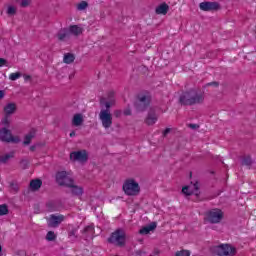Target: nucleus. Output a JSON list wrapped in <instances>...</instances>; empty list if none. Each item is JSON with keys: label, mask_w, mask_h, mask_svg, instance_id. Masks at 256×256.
Returning <instances> with one entry per match:
<instances>
[{"label": "nucleus", "mask_w": 256, "mask_h": 256, "mask_svg": "<svg viewBox=\"0 0 256 256\" xmlns=\"http://www.w3.org/2000/svg\"><path fill=\"white\" fill-rule=\"evenodd\" d=\"M205 101V94L195 89L183 92L179 97V103L184 106L202 105Z\"/></svg>", "instance_id": "nucleus-1"}, {"label": "nucleus", "mask_w": 256, "mask_h": 256, "mask_svg": "<svg viewBox=\"0 0 256 256\" xmlns=\"http://www.w3.org/2000/svg\"><path fill=\"white\" fill-rule=\"evenodd\" d=\"M122 189L128 197H137L141 193V187L135 179H127L124 181Z\"/></svg>", "instance_id": "nucleus-2"}, {"label": "nucleus", "mask_w": 256, "mask_h": 256, "mask_svg": "<svg viewBox=\"0 0 256 256\" xmlns=\"http://www.w3.org/2000/svg\"><path fill=\"white\" fill-rule=\"evenodd\" d=\"M212 253L218 256H235L237 255V248L230 244H221L212 247Z\"/></svg>", "instance_id": "nucleus-3"}, {"label": "nucleus", "mask_w": 256, "mask_h": 256, "mask_svg": "<svg viewBox=\"0 0 256 256\" xmlns=\"http://www.w3.org/2000/svg\"><path fill=\"white\" fill-rule=\"evenodd\" d=\"M108 243L116 245L117 247L125 246V232L121 229H117L108 238Z\"/></svg>", "instance_id": "nucleus-4"}, {"label": "nucleus", "mask_w": 256, "mask_h": 256, "mask_svg": "<svg viewBox=\"0 0 256 256\" xmlns=\"http://www.w3.org/2000/svg\"><path fill=\"white\" fill-rule=\"evenodd\" d=\"M151 103V94L149 92H143L138 94L136 108L138 111H145Z\"/></svg>", "instance_id": "nucleus-5"}, {"label": "nucleus", "mask_w": 256, "mask_h": 256, "mask_svg": "<svg viewBox=\"0 0 256 256\" xmlns=\"http://www.w3.org/2000/svg\"><path fill=\"white\" fill-rule=\"evenodd\" d=\"M223 211L219 208L211 209L206 213V221L208 223H212V225H215L217 223H221L223 221Z\"/></svg>", "instance_id": "nucleus-6"}, {"label": "nucleus", "mask_w": 256, "mask_h": 256, "mask_svg": "<svg viewBox=\"0 0 256 256\" xmlns=\"http://www.w3.org/2000/svg\"><path fill=\"white\" fill-rule=\"evenodd\" d=\"M99 119L104 129H110L113 126V114H111V110H100Z\"/></svg>", "instance_id": "nucleus-7"}, {"label": "nucleus", "mask_w": 256, "mask_h": 256, "mask_svg": "<svg viewBox=\"0 0 256 256\" xmlns=\"http://www.w3.org/2000/svg\"><path fill=\"white\" fill-rule=\"evenodd\" d=\"M56 182L60 187H71L75 181L69 176L67 171H61L56 174Z\"/></svg>", "instance_id": "nucleus-8"}, {"label": "nucleus", "mask_w": 256, "mask_h": 256, "mask_svg": "<svg viewBox=\"0 0 256 256\" xmlns=\"http://www.w3.org/2000/svg\"><path fill=\"white\" fill-rule=\"evenodd\" d=\"M0 141L3 143H19L21 139L18 136H13L11 130L2 128L0 129Z\"/></svg>", "instance_id": "nucleus-9"}, {"label": "nucleus", "mask_w": 256, "mask_h": 256, "mask_svg": "<svg viewBox=\"0 0 256 256\" xmlns=\"http://www.w3.org/2000/svg\"><path fill=\"white\" fill-rule=\"evenodd\" d=\"M63 221H65L64 215L51 214L50 217L47 219L48 227L56 229V227H59V225L63 223Z\"/></svg>", "instance_id": "nucleus-10"}, {"label": "nucleus", "mask_w": 256, "mask_h": 256, "mask_svg": "<svg viewBox=\"0 0 256 256\" xmlns=\"http://www.w3.org/2000/svg\"><path fill=\"white\" fill-rule=\"evenodd\" d=\"M70 159L72 161H79L80 163L87 162L89 156L87 155V150L74 151L70 153Z\"/></svg>", "instance_id": "nucleus-11"}, {"label": "nucleus", "mask_w": 256, "mask_h": 256, "mask_svg": "<svg viewBox=\"0 0 256 256\" xmlns=\"http://www.w3.org/2000/svg\"><path fill=\"white\" fill-rule=\"evenodd\" d=\"M182 193H184V195H187V196L199 195V183L196 182L192 185L184 186L182 188Z\"/></svg>", "instance_id": "nucleus-12"}, {"label": "nucleus", "mask_w": 256, "mask_h": 256, "mask_svg": "<svg viewBox=\"0 0 256 256\" xmlns=\"http://www.w3.org/2000/svg\"><path fill=\"white\" fill-rule=\"evenodd\" d=\"M199 7L201 11H217L220 8L217 2H201Z\"/></svg>", "instance_id": "nucleus-13"}, {"label": "nucleus", "mask_w": 256, "mask_h": 256, "mask_svg": "<svg viewBox=\"0 0 256 256\" xmlns=\"http://www.w3.org/2000/svg\"><path fill=\"white\" fill-rule=\"evenodd\" d=\"M157 113L155 112V109L151 108L148 112V115L145 119V123L148 125H155L157 123Z\"/></svg>", "instance_id": "nucleus-14"}, {"label": "nucleus", "mask_w": 256, "mask_h": 256, "mask_svg": "<svg viewBox=\"0 0 256 256\" xmlns=\"http://www.w3.org/2000/svg\"><path fill=\"white\" fill-rule=\"evenodd\" d=\"M68 32L70 35H73L74 37H79V35L83 34V27L79 25H70L68 27Z\"/></svg>", "instance_id": "nucleus-15"}, {"label": "nucleus", "mask_w": 256, "mask_h": 256, "mask_svg": "<svg viewBox=\"0 0 256 256\" xmlns=\"http://www.w3.org/2000/svg\"><path fill=\"white\" fill-rule=\"evenodd\" d=\"M157 229V222H152L148 226H145L139 230L140 235H149L151 231Z\"/></svg>", "instance_id": "nucleus-16"}, {"label": "nucleus", "mask_w": 256, "mask_h": 256, "mask_svg": "<svg viewBox=\"0 0 256 256\" xmlns=\"http://www.w3.org/2000/svg\"><path fill=\"white\" fill-rule=\"evenodd\" d=\"M56 37L58 41H65L66 39H69L71 37V35L69 34V29L68 28L60 29L56 34Z\"/></svg>", "instance_id": "nucleus-17"}, {"label": "nucleus", "mask_w": 256, "mask_h": 256, "mask_svg": "<svg viewBox=\"0 0 256 256\" xmlns=\"http://www.w3.org/2000/svg\"><path fill=\"white\" fill-rule=\"evenodd\" d=\"M70 189L72 195L75 197H81L83 195V187L75 185V182L68 187Z\"/></svg>", "instance_id": "nucleus-18"}, {"label": "nucleus", "mask_w": 256, "mask_h": 256, "mask_svg": "<svg viewBox=\"0 0 256 256\" xmlns=\"http://www.w3.org/2000/svg\"><path fill=\"white\" fill-rule=\"evenodd\" d=\"M93 233H95V227L93 225L86 226L83 230L84 239H93Z\"/></svg>", "instance_id": "nucleus-19"}, {"label": "nucleus", "mask_w": 256, "mask_h": 256, "mask_svg": "<svg viewBox=\"0 0 256 256\" xmlns=\"http://www.w3.org/2000/svg\"><path fill=\"white\" fill-rule=\"evenodd\" d=\"M156 15H167L169 13V5L167 3H162L155 10Z\"/></svg>", "instance_id": "nucleus-20"}, {"label": "nucleus", "mask_w": 256, "mask_h": 256, "mask_svg": "<svg viewBox=\"0 0 256 256\" xmlns=\"http://www.w3.org/2000/svg\"><path fill=\"white\" fill-rule=\"evenodd\" d=\"M15 111H17V105H15V103H8L4 107V113L8 117H11V115H13L15 113Z\"/></svg>", "instance_id": "nucleus-21"}, {"label": "nucleus", "mask_w": 256, "mask_h": 256, "mask_svg": "<svg viewBox=\"0 0 256 256\" xmlns=\"http://www.w3.org/2000/svg\"><path fill=\"white\" fill-rule=\"evenodd\" d=\"M85 120L83 119V114L81 113H78V114H75L72 118V125L74 127H81V125H83V122Z\"/></svg>", "instance_id": "nucleus-22"}, {"label": "nucleus", "mask_w": 256, "mask_h": 256, "mask_svg": "<svg viewBox=\"0 0 256 256\" xmlns=\"http://www.w3.org/2000/svg\"><path fill=\"white\" fill-rule=\"evenodd\" d=\"M41 185H43V181L39 179L32 180L30 182V189H32V191H39V189H41Z\"/></svg>", "instance_id": "nucleus-23"}, {"label": "nucleus", "mask_w": 256, "mask_h": 256, "mask_svg": "<svg viewBox=\"0 0 256 256\" xmlns=\"http://www.w3.org/2000/svg\"><path fill=\"white\" fill-rule=\"evenodd\" d=\"M35 138V129H32L24 138V145H29Z\"/></svg>", "instance_id": "nucleus-24"}, {"label": "nucleus", "mask_w": 256, "mask_h": 256, "mask_svg": "<svg viewBox=\"0 0 256 256\" xmlns=\"http://www.w3.org/2000/svg\"><path fill=\"white\" fill-rule=\"evenodd\" d=\"M13 157H15V152H10L4 156H0V163L5 165V163H8L9 159H13Z\"/></svg>", "instance_id": "nucleus-25"}, {"label": "nucleus", "mask_w": 256, "mask_h": 256, "mask_svg": "<svg viewBox=\"0 0 256 256\" xmlns=\"http://www.w3.org/2000/svg\"><path fill=\"white\" fill-rule=\"evenodd\" d=\"M63 61L67 65H71V63H73V61H75V55H73L71 53H67L64 55Z\"/></svg>", "instance_id": "nucleus-26"}, {"label": "nucleus", "mask_w": 256, "mask_h": 256, "mask_svg": "<svg viewBox=\"0 0 256 256\" xmlns=\"http://www.w3.org/2000/svg\"><path fill=\"white\" fill-rule=\"evenodd\" d=\"M100 105H104L106 109H102L101 111H111V105H113V100L103 102V100L100 101Z\"/></svg>", "instance_id": "nucleus-27"}, {"label": "nucleus", "mask_w": 256, "mask_h": 256, "mask_svg": "<svg viewBox=\"0 0 256 256\" xmlns=\"http://www.w3.org/2000/svg\"><path fill=\"white\" fill-rule=\"evenodd\" d=\"M242 165H245L246 167H251V165H253V160L251 159V156H245L242 159Z\"/></svg>", "instance_id": "nucleus-28"}, {"label": "nucleus", "mask_w": 256, "mask_h": 256, "mask_svg": "<svg viewBox=\"0 0 256 256\" xmlns=\"http://www.w3.org/2000/svg\"><path fill=\"white\" fill-rule=\"evenodd\" d=\"M55 239H57V234L53 231H49L46 234V241H55Z\"/></svg>", "instance_id": "nucleus-29"}, {"label": "nucleus", "mask_w": 256, "mask_h": 256, "mask_svg": "<svg viewBox=\"0 0 256 256\" xmlns=\"http://www.w3.org/2000/svg\"><path fill=\"white\" fill-rule=\"evenodd\" d=\"M86 7H89V4L86 1H82L77 5L78 11H85Z\"/></svg>", "instance_id": "nucleus-30"}, {"label": "nucleus", "mask_w": 256, "mask_h": 256, "mask_svg": "<svg viewBox=\"0 0 256 256\" xmlns=\"http://www.w3.org/2000/svg\"><path fill=\"white\" fill-rule=\"evenodd\" d=\"M20 77H21V72L11 73L9 75L10 81H17V79H20Z\"/></svg>", "instance_id": "nucleus-31"}, {"label": "nucleus", "mask_w": 256, "mask_h": 256, "mask_svg": "<svg viewBox=\"0 0 256 256\" xmlns=\"http://www.w3.org/2000/svg\"><path fill=\"white\" fill-rule=\"evenodd\" d=\"M175 256H191V252L189 250H180L176 252Z\"/></svg>", "instance_id": "nucleus-32"}, {"label": "nucleus", "mask_w": 256, "mask_h": 256, "mask_svg": "<svg viewBox=\"0 0 256 256\" xmlns=\"http://www.w3.org/2000/svg\"><path fill=\"white\" fill-rule=\"evenodd\" d=\"M7 213H9V208H7V205H0V215H7Z\"/></svg>", "instance_id": "nucleus-33"}, {"label": "nucleus", "mask_w": 256, "mask_h": 256, "mask_svg": "<svg viewBox=\"0 0 256 256\" xmlns=\"http://www.w3.org/2000/svg\"><path fill=\"white\" fill-rule=\"evenodd\" d=\"M1 124L4 125V127H9L10 125L9 116L5 114L4 118L1 121Z\"/></svg>", "instance_id": "nucleus-34"}, {"label": "nucleus", "mask_w": 256, "mask_h": 256, "mask_svg": "<svg viewBox=\"0 0 256 256\" xmlns=\"http://www.w3.org/2000/svg\"><path fill=\"white\" fill-rule=\"evenodd\" d=\"M17 13V9L14 6H9L7 9V14L8 15H15Z\"/></svg>", "instance_id": "nucleus-35"}, {"label": "nucleus", "mask_w": 256, "mask_h": 256, "mask_svg": "<svg viewBox=\"0 0 256 256\" xmlns=\"http://www.w3.org/2000/svg\"><path fill=\"white\" fill-rule=\"evenodd\" d=\"M20 167L21 169H29V161L27 160L20 161Z\"/></svg>", "instance_id": "nucleus-36"}, {"label": "nucleus", "mask_w": 256, "mask_h": 256, "mask_svg": "<svg viewBox=\"0 0 256 256\" xmlns=\"http://www.w3.org/2000/svg\"><path fill=\"white\" fill-rule=\"evenodd\" d=\"M68 235L69 237H74V239H77V228H73Z\"/></svg>", "instance_id": "nucleus-37"}, {"label": "nucleus", "mask_w": 256, "mask_h": 256, "mask_svg": "<svg viewBox=\"0 0 256 256\" xmlns=\"http://www.w3.org/2000/svg\"><path fill=\"white\" fill-rule=\"evenodd\" d=\"M211 86H213V87H219V82H210V83H207L206 84V87H211Z\"/></svg>", "instance_id": "nucleus-38"}, {"label": "nucleus", "mask_w": 256, "mask_h": 256, "mask_svg": "<svg viewBox=\"0 0 256 256\" xmlns=\"http://www.w3.org/2000/svg\"><path fill=\"white\" fill-rule=\"evenodd\" d=\"M30 1L29 0H22L21 7H28Z\"/></svg>", "instance_id": "nucleus-39"}, {"label": "nucleus", "mask_w": 256, "mask_h": 256, "mask_svg": "<svg viewBox=\"0 0 256 256\" xmlns=\"http://www.w3.org/2000/svg\"><path fill=\"white\" fill-rule=\"evenodd\" d=\"M169 133H171V128H166V129L163 131V136H164V137H167V135H169Z\"/></svg>", "instance_id": "nucleus-40"}, {"label": "nucleus", "mask_w": 256, "mask_h": 256, "mask_svg": "<svg viewBox=\"0 0 256 256\" xmlns=\"http://www.w3.org/2000/svg\"><path fill=\"white\" fill-rule=\"evenodd\" d=\"M7 65V60H5L4 58H0V67H3Z\"/></svg>", "instance_id": "nucleus-41"}, {"label": "nucleus", "mask_w": 256, "mask_h": 256, "mask_svg": "<svg viewBox=\"0 0 256 256\" xmlns=\"http://www.w3.org/2000/svg\"><path fill=\"white\" fill-rule=\"evenodd\" d=\"M114 96H115V92L111 91V92L108 93V99L110 101H113L112 99H113Z\"/></svg>", "instance_id": "nucleus-42"}, {"label": "nucleus", "mask_w": 256, "mask_h": 256, "mask_svg": "<svg viewBox=\"0 0 256 256\" xmlns=\"http://www.w3.org/2000/svg\"><path fill=\"white\" fill-rule=\"evenodd\" d=\"M188 127L190 129H199V125H197V124H189Z\"/></svg>", "instance_id": "nucleus-43"}, {"label": "nucleus", "mask_w": 256, "mask_h": 256, "mask_svg": "<svg viewBox=\"0 0 256 256\" xmlns=\"http://www.w3.org/2000/svg\"><path fill=\"white\" fill-rule=\"evenodd\" d=\"M115 117H121V110H116L114 112Z\"/></svg>", "instance_id": "nucleus-44"}, {"label": "nucleus", "mask_w": 256, "mask_h": 256, "mask_svg": "<svg viewBox=\"0 0 256 256\" xmlns=\"http://www.w3.org/2000/svg\"><path fill=\"white\" fill-rule=\"evenodd\" d=\"M5 97V92L3 90H0V101Z\"/></svg>", "instance_id": "nucleus-45"}, {"label": "nucleus", "mask_w": 256, "mask_h": 256, "mask_svg": "<svg viewBox=\"0 0 256 256\" xmlns=\"http://www.w3.org/2000/svg\"><path fill=\"white\" fill-rule=\"evenodd\" d=\"M24 80H25V81L31 80V76H30V75H24Z\"/></svg>", "instance_id": "nucleus-46"}, {"label": "nucleus", "mask_w": 256, "mask_h": 256, "mask_svg": "<svg viewBox=\"0 0 256 256\" xmlns=\"http://www.w3.org/2000/svg\"><path fill=\"white\" fill-rule=\"evenodd\" d=\"M124 115H131V110H125Z\"/></svg>", "instance_id": "nucleus-47"}, {"label": "nucleus", "mask_w": 256, "mask_h": 256, "mask_svg": "<svg viewBox=\"0 0 256 256\" xmlns=\"http://www.w3.org/2000/svg\"><path fill=\"white\" fill-rule=\"evenodd\" d=\"M75 131H72L71 133H70V137H75Z\"/></svg>", "instance_id": "nucleus-48"}, {"label": "nucleus", "mask_w": 256, "mask_h": 256, "mask_svg": "<svg viewBox=\"0 0 256 256\" xmlns=\"http://www.w3.org/2000/svg\"><path fill=\"white\" fill-rule=\"evenodd\" d=\"M30 151H35V146H31Z\"/></svg>", "instance_id": "nucleus-49"}, {"label": "nucleus", "mask_w": 256, "mask_h": 256, "mask_svg": "<svg viewBox=\"0 0 256 256\" xmlns=\"http://www.w3.org/2000/svg\"><path fill=\"white\" fill-rule=\"evenodd\" d=\"M2 251H3V248L0 245V256H1Z\"/></svg>", "instance_id": "nucleus-50"}]
</instances>
